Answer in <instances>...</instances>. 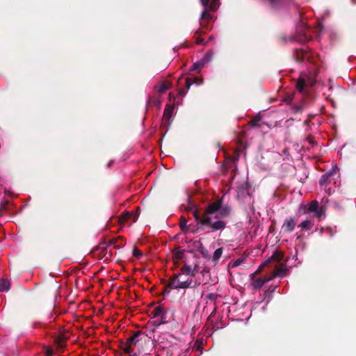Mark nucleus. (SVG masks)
<instances>
[{
  "label": "nucleus",
  "instance_id": "nucleus-1",
  "mask_svg": "<svg viewBox=\"0 0 356 356\" xmlns=\"http://www.w3.org/2000/svg\"><path fill=\"white\" fill-rule=\"evenodd\" d=\"M187 205L183 204L181 209L191 212L195 220L202 225L210 226L215 230L222 229L225 224L223 221L218 220L213 222L214 219H219L227 216L229 213V209L227 207H223L222 202H213L210 204L203 216L201 215L200 210L195 202H186Z\"/></svg>",
  "mask_w": 356,
  "mask_h": 356
},
{
  "label": "nucleus",
  "instance_id": "nucleus-2",
  "mask_svg": "<svg viewBox=\"0 0 356 356\" xmlns=\"http://www.w3.org/2000/svg\"><path fill=\"white\" fill-rule=\"evenodd\" d=\"M196 275L195 268L185 265L182 267L181 272L170 280L168 286L171 289H186L190 286L191 281L190 278Z\"/></svg>",
  "mask_w": 356,
  "mask_h": 356
},
{
  "label": "nucleus",
  "instance_id": "nucleus-3",
  "mask_svg": "<svg viewBox=\"0 0 356 356\" xmlns=\"http://www.w3.org/2000/svg\"><path fill=\"white\" fill-rule=\"evenodd\" d=\"M309 213L313 216L320 218L324 214V209L322 206L318 204V202H311L308 206H305L302 209L299 210V213Z\"/></svg>",
  "mask_w": 356,
  "mask_h": 356
},
{
  "label": "nucleus",
  "instance_id": "nucleus-4",
  "mask_svg": "<svg viewBox=\"0 0 356 356\" xmlns=\"http://www.w3.org/2000/svg\"><path fill=\"white\" fill-rule=\"evenodd\" d=\"M213 58V54L211 52L207 53L202 59L195 63L191 67V71H197L200 72L201 70L204 67L206 63L210 62Z\"/></svg>",
  "mask_w": 356,
  "mask_h": 356
},
{
  "label": "nucleus",
  "instance_id": "nucleus-5",
  "mask_svg": "<svg viewBox=\"0 0 356 356\" xmlns=\"http://www.w3.org/2000/svg\"><path fill=\"white\" fill-rule=\"evenodd\" d=\"M293 56L298 63H302L305 60L312 61V54L304 49H295Z\"/></svg>",
  "mask_w": 356,
  "mask_h": 356
},
{
  "label": "nucleus",
  "instance_id": "nucleus-6",
  "mask_svg": "<svg viewBox=\"0 0 356 356\" xmlns=\"http://www.w3.org/2000/svg\"><path fill=\"white\" fill-rule=\"evenodd\" d=\"M282 259V254L280 252H275V253H274L272 257L268 258L267 260H266L264 262H263L260 265V266L259 267V268L257 269V270L255 273H259L261 271L263 268L267 266L271 262H274L275 261V263H277L280 261H281Z\"/></svg>",
  "mask_w": 356,
  "mask_h": 356
},
{
  "label": "nucleus",
  "instance_id": "nucleus-7",
  "mask_svg": "<svg viewBox=\"0 0 356 356\" xmlns=\"http://www.w3.org/2000/svg\"><path fill=\"white\" fill-rule=\"evenodd\" d=\"M293 0H268L270 9L277 10Z\"/></svg>",
  "mask_w": 356,
  "mask_h": 356
},
{
  "label": "nucleus",
  "instance_id": "nucleus-8",
  "mask_svg": "<svg viewBox=\"0 0 356 356\" xmlns=\"http://www.w3.org/2000/svg\"><path fill=\"white\" fill-rule=\"evenodd\" d=\"M271 280H273V277L270 276L264 278H257L253 280V282H252V285L254 289H259L261 288L265 283L270 281Z\"/></svg>",
  "mask_w": 356,
  "mask_h": 356
},
{
  "label": "nucleus",
  "instance_id": "nucleus-9",
  "mask_svg": "<svg viewBox=\"0 0 356 356\" xmlns=\"http://www.w3.org/2000/svg\"><path fill=\"white\" fill-rule=\"evenodd\" d=\"M173 111H174L173 106L168 105L165 108L164 112H163V121L164 124H169V122H170V118H172Z\"/></svg>",
  "mask_w": 356,
  "mask_h": 356
},
{
  "label": "nucleus",
  "instance_id": "nucleus-10",
  "mask_svg": "<svg viewBox=\"0 0 356 356\" xmlns=\"http://www.w3.org/2000/svg\"><path fill=\"white\" fill-rule=\"evenodd\" d=\"M138 217V213L137 211H134V212L126 211V212L123 213V214L122 215V216L120 218V221L122 222H125L128 220H132V222H134L137 220Z\"/></svg>",
  "mask_w": 356,
  "mask_h": 356
},
{
  "label": "nucleus",
  "instance_id": "nucleus-11",
  "mask_svg": "<svg viewBox=\"0 0 356 356\" xmlns=\"http://www.w3.org/2000/svg\"><path fill=\"white\" fill-rule=\"evenodd\" d=\"M333 172L330 171L324 175H323L319 179V184L321 187L326 186L327 184L330 182V177L332 175Z\"/></svg>",
  "mask_w": 356,
  "mask_h": 356
},
{
  "label": "nucleus",
  "instance_id": "nucleus-12",
  "mask_svg": "<svg viewBox=\"0 0 356 356\" xmlns=\"http://www.w3.org/2000/svg\"><path fill=\"white\" fill-rule=\"evenodd\" d=\"M212 19V15L209 13V11L207 10V8L204 9V10L202 12L201 15V22L200 25L203 27H205L207 26L206 21H209Z\"/></svg>",
  "mask_w": 356,
  "mask_h": 356
},
{
  "label": "nucleus",
  "instance_id": "nucleus-13",
  "mask_svg": "<svg viewBox=\"0 0 356 356\" xmlns=\"http://www.w3.org/2000/svg\"><path fill=\"white\" fill-rule=\"evenodd\" d=\"M139 337H140L139 333H135L134 335L129 337L127 339L126 342L127 343L128 345L136 346L139 341Z\"/></svg>",
  "mask_w": 356,
  "mask_h": 356
},
{
  "label": "nucleus",
  "instance_id": "nucleus-14",
  "mask_svg": "<svg viewBox=\"0 0 356 356\" xmlns=\"http://www.w3.org/2000/svg\"><path fill=\"white\" fill-rule=\"evenodd\" d=\"M284 226L288 232H292L295 228L296 221L293 218L287 219L285 221Z\"/></svg>",
  "mask_w": 356,
  "mask_h": 356
},
{
  "label": "nucleus",
  "instance_id": "nucleus-15",
  "mask_svg": "<svg viewBox=\"0 0 356 356\" xmlns=\"http://www.w3.org/2000/svg\"><path fill=\"white\" fill-rule=\"evenodd\" d=\"M171 86H172L171 82H170L168 81H165L162 82V83L161 84L159 88L157 89V91L159 93H164L166 90H168V89L170 88Z\"/></svg>",
  "mask_w": 356,
  "mask_h": 356
},
{
  "label": "nucleus",
  "instance_id": "nucleus-16",
  "mask_svg": "<svg viewBox=\"0 0 356 356\" xmlns=\"http://www.w3.org/2000/svg\"><path fill=\"white\" fill-rule=\"evenodd\" d=\"M232 168H233L232 170V174H235L237 170V168L236 166L235 165L234 159H231L229 161H228L227 166L225 167V170H223V173H225L228 170V169Z\"/></svg>",
  "mask_w": 356,
  "mask_h": 356
},
{
  "label": "nucleus",
  "instance_id": "nucleus-17",
  "mask_svg": "<svg viewBox=\"0 0 356 356\" xmlns=\"http://www.w3.org/2000/svg\"><path fill=\"white\" fill-rule=\"evenodd\" d=\"M10 289V282L6 280H0V291H8Z\"/></svg>",
  "mask_w": 356,
  "mask_h": 356
},
{
  "label": "nucleus",
  "instance_id": "nucleus-18",
  "mask_svg": "<svg viewBox=\"0 0 356 356\" xmlns=\"http://www.w3.org/2000/svg\"><path fill=\"white\" fill-rule=\"evenodd\" d=\"M313 226V223L311 220H305L301 222L300 227L302 228V230H309Z\"/></svg>",
  "mask_w": 356,
  "mask_h": 356
},
{
  "label": "nucleus",
  "instance_id": "nucleus-19",
  "mask_svg": "<svg viewBox=\"0 0 356 356\" xmlns=\"http://www.w3.org/2000/svg\"><path fill=\"white\" fill-rule=\"evenodd\" d=\"M305 87V81L303 78L300 77L296 83V88L300 92H303Z\"/></svg>",
  "mask_w": 356,
  "mask_h": 356
},
{
  "label": "nucleus",
  "instance_id": "nucleus-20",
  "mask_svg": "<svg viewBox=\"0 0 356 356\" xmlns=\"http://www.w3.org/2000/svg\"><path fill=\"white\" fill-rule=\"evenodd\" d=\"M286 275V270L283 268H280L277 269L275 272H274L270 277H273V279L275 278L276 276L278 277H284Z\"/></svg>",
  "mask_w": 356,
  "mask_h": 356
},
{
  "label": "nucleus",
  "instance_id": "nucleus-21",
  "mask_svg": "<svg viewBox=\"0 0 356 356\" xmlns=\"http://www.w3.org/2000/svg\"><path fill=\"white\" fill-rule=\"evenodd\" d=\"M245 261V257H240L237 259H236L233 263H232V266L233 268H236V267H238L240 265H241L242 264H243Z\"/></svg>",
  "mask_w": 356,
  "mask_h": 356
},
{
  "label": "nucleus",
  "instance_id": "nucleus-22",
  "mask_svg": "<svg viewBox=\"0 0 356 356\" xmlns=\"http://www.w3.org/2000/svg\"><path fill=\"white\" fill-rule=\"evenodd\" d=\"M222 254V248L216 249L213 255V260H218L221 257Z\"/></svg>",
  "mask_w": 356,
  "mask_h": 356
},
{
  "label": "nucleus",
  "instance_id": "nucleus-23",
  "mask_svg": "<svg viewBox=\"0 0 356 356\" xmlns=\"http://www.w3.org/2000/svg\"><path fill=\"white\" fill-rule=\"evenodd\" d=\"M209 10L211 11H215L218 8V1L212 0L210 3L208 5Z\"/></svg>",
  "mask_w": 356,
  "mask_h": 356
},
{
  "label": "nucleus",
  "instance_id": "nucleus-24",
  "mask_svg": "<svg viewBox=\"0 0 356 356\" xmlns=\"http://www.w3.org/2000/svg\"><path fill=\"white\" fill-rule=\"evenodd\" d=\"M261 120V118L259 116L254 117L252 120L250 121V125L252 127H257L259 126V122Z\"/></svg>",
  "mask_w": 356,
  "mask_h": 356
},
{
  "label": "nucleus",
  "instance_id": "nucleus-25",
  "mask_svg": "<svg viewBox=\"0 0 356 356\" xmlns=\"http://www.w3.org/2000/svg\"><path fill=\"white\" fill-rule=\"evenodd\" d=\"M132 254L134 257H136L137 259H140L141 257L143 256V253L136 248H134L133 249Z\"/></svg>",
  "mask_w": 356,
  "mask_h": 356
},
{
  "label": "nucleus",
  "instance_id": "nucleus-26",
  "mask_svg": "<svg viewBox=\"0 0 356 356\" xmlns=\"http://www.w3.org/2000/svg\"><path fill=\"white\" fill-rule=\"evenodd\" d=\"M162 313H163V309L161 307H156L152 311V314H153L154 316H155V317L159 316L160 315L162 314Z\"/></svg>",
  "mask_w": 356,
  "mask_h": 356
},
{
  "label": "nucleus",
  "instance_id": "nucleus-27",
  "mask_svg": "<svg viewBox=\"0 0 356 356\" xmlns=\"http://www.w3.org/2000/svg\"><path fill=\"white\" fill-rule=\"evenodd\" d=\"M131 346H132L128 345L127 343L126 342L124 346L122 347V349L125 353L131 354L133 351Z\"/></svg>",
  "mask_w": 356,
  "mask_h": 356
},
{
  "label": "nucleus",
  "instance_id": "nucleus-28",
  "mask_svg": "<svg viewBox=\"0 0 356 356\" xmlns=\"http://www.w3.org/2000/svg\"><path fill=\"white\" fill-rule=\"evenodd\" d=\"M201 274L202 275V276L204 277V279L202 280V282H204V284H207L208 282V280L207 278H205V277L209 276V270L204 269L201 272Z\"/></svg>",
  "mask_w": 356,
  "mask_h": 356
},
{
  "label": "nucleus",
  "instance_id": "nucleus-29",
  "mask_svg": "<svg viewBox=\"0 0 356 356\" xmlns=\"http://www.w3.org/2000/svg\"><path fill=\"white\" fill-rule=\"evenodd\" d=\"M192 85V79H191V77H187L186 79V82H185V87L187 90H188L191 86Z\"/></svg>",
  "mask_w": 356,
  "mask_h": 356
},
{
  "label": "nucleus",
  "instance_id": "nucleus-30",
  "mask_svg": "<svg viewBox=\"0 0 356 356\" xmlns=\"http://www.w3.org/2000/svg\"><path fill=\"white\" fill-rule=\"evenodd\" d=\"M302 33V35L303 36L304 38H301V39H298V41L299 42H305V41H308L309 40V37H308L307 35H306V33L304 31H301Z\"/></svg>",
  "mask_w": 356,
  "mask_h": 356
},
{
  "label": "nucleus",
  "instance_id": "nucleus-31",
  "mask_svg": "<svg viewBox=\"0 0 356 356\" xmlns=\"http://www.w3.org/2000/svg\"><path fill=\"white\" fill-rule=\"evenodd\" d=\"M187 221L185 218H181L180 221V227L181 230H184L185 227H186Z\"/></svg>",
  "mask_w": 356,
  "mask_h": 356
},
{
  "label": "nucleus",
  "instance_id": "nucleus-32",
  "mask_svg": "<svg viewBox=\"0 0 356 356\" xmlns=\"http://www.w3.org/2000/svg\"><path fill=\"white\" fill-rule=\"evenodd\" d=\"M183 253L181 252H177L175 254L174 256V260H175V262H177L178 260L181 259L182 258Z\"/></svg>",
  "mask_w": 356,
  "mask_h": 356
},
{
  "label": "nucleus",
  "instance_id": "nucleus-33",
  "mask_svg": "<svg viewBox=\"0 0 356 356\" xmlns=\"http://www.w3.org/2000/svg\"><path fill=\"white\" fill-rule=\"evenodd\" d=\"M196 44L205 45L207 42H205L202 38L197 37L196 38Z\"/></svg>",
  "mask_w": 356,
  "mask_h": 356
},
{
  "label": "nucleus",
  "instance_id": "nucleus-34",
  "mask_svg": "<svg viewBox=\"0 0 356 356\" xmlns=\"http://www.w3.org/2000/svg\"><path fill=\"white\" fill-rule=\"evenodd\" d=\"M307 141H308L310 144H312V145H313L316 144V143H315V141H314V137H313L312 136H309L307 138Z\"/></svg>",
  "mask_w": 356,
  "mask_h": 356
},
{
  "label": "nucleus",
  "instance_id": "nucleus-35",
  "mask_svg": "<svg viewBox=\"0 0 356 356\" xmlns=\"http://www.w3.org/2000/svg\"><path fill=\"white\" fill-rule=\"evenodd\" d=\"M202 5L204 7V8L208 7V5L210 2V0H200Z\"/></svg>",
  "mask_w": 356,
  "mask_h": 356
},
{
  "label": "nucleus",
  "instance_id": "nucleus-36",
  "mask_svg": "<svg viewBox=\"0 0 356 356\" xmlns=\"http://www.w3.org/2000/svg\"><path fill=\"white\" fill-rule=\"evenodd\" d=\"M191 79H192V84L196 83V84L199 85L201 83V82H199V79L197 77H193V78H191Z\"/></svg>",
  "mask_w": 356,
  "mask_h": 356
},
{
  "label": "nucleus",
  "instance_id": "nucleus-37",
  "mask_svg": "<svg viewBox=\"0 0 356 356\" xmlns=\"http://www.w3.org/2000/svg\"><path fill=\"white\" fill-rule=\"evenodd\" d=\"M294 112H301L302 111V108L300 106H296L293 107Z\"/></svg>",
  "mask_w": 356,
  "mask_h": 356
},
{
  "label": "nucleus",
  "instance_id": "nucleus-38",
  "mask_svg": "<svg viewBox=\"0 0 356 356\" xmlns=\"http://www.w3.org/2000/svg\"><path fill=\"white\" fill-rule=\"evenodd\" d=\"M186 94V92L184 89L183 88H181L179 90V95L181 97L184 96Z\"/></svg>",
  "mask_w": 356,
  "mask_h": 356
},
{
  "label": "nucleus",
  "instance_id": "nucleus-39",
  "mask_svg": "<svg viewBox=\"0 0 356 356\" xmlns=\"http://www.w3.org/2000/svg\"><path fill=\"white\" fill-rule=\"evenodd\" d=\"M274 195L277 198H285L282 194H280L278 191L275 192Z\"/></svg>",
  "mask_w": 356,
  "mask_h": 356
},
{
  "label": "nucleus",
  "instance_id": "nucleus-40",
  "mask_svg": "<svg viewBox=\"0 0 356 356\" xmlns=\"http://www.w3.org/2000/svg\"><path fill=\"white\" fill-rule=\"evenodd\" d=\"M292 101V97L291 96H289L287 97H286L285 99V102L288 104H290Z\"/></svg>",
  "mask_w": 356,
  "mask_h": 356
},
{
  "label": "nucleus",
  "instance_id": "nucleus-41",
  "mask_svg": "<svg viewBox=\"0 0 356 356\" xmlns=\"http://www.w3.org/2000/svg\"><path fill=\"white\" fill-rule=\"evenodd\" d=\"M6 193L8 195V196L10 197H12V198H15L16 197V196L13 195V193L10 191H6Z\"/></svg>",
  "mask_w": 356,
  "mask_h": 356
},
{
  "label": "nucleus",
  "instance_id": "nucleus-42",
  "mask_svg": "<svg viewBox=\"0 0 356 356\" xmlns=\"http://www.w3.org/2000/svg\"><path fill=\"white\" fill-rule=\"evenodd\" d=\"M202 33H203V32L198 29V30L196 31L195 35H196V34H202Z\"/></svg>",
  "mask_w": 356,
  "mask_h": 356
},
{
  "label": "nucleus",
  "instance_id": "nucleus-43",
  "mask_svg": "<svg viewBox=\"0 0 356 356\" xmlns=\"http://www.w3.org/2000/svg\"><path fill=\"white\" fill-rule=\"evenodd\" d=\"M309 120H305V124L306 125L309 124Z\"/></svg>",
  "mask_w": 356,
  "mask_h": 356
},
{
  "label": "nucleus",
  "instance_id": "nucleus-44",
  "mask_svg": "<svg viewBox=\"0 0 356 356\" xmlns=\"http://www.w3.org/2000/svg\"><path fill=\"white\" fill-rule=\"evenodd\" d=\"M129 356H138L137 354L134 353L133 355H130Z\"/></svg>",
  "mask_w": 356,
  "mask_h": 356
},
{
  "label": "nucleus",
  "instance_id": "nucleus-45",
  "mask_svg": "<svg viewBox=\"0 0 356 356\" xmlns=\"http://www.w3.org/2000/svg\"><path fill=\"white\" fill-rule=\"evenodd\" d=\"M248 196H249V198H251V196H250V193H248Z\"/></svg>",
  "mask_w": 356,
  "mask_h": 356
},
{
  "label": "nucleus",
  "instance_id": "nucleus-46",
  "mask_svg": "<svg viewBox=\"0 0 356 356\" xmlns=\"http://www.w3.org/2000/svg\"><path fill=\"white\" fill-rule=\"evenodd\" d=\"M331 188H328L329 193H330Z\"/></svg>",
  "mask_w": 356,
  "mask_h": 356
}]
</instances>
